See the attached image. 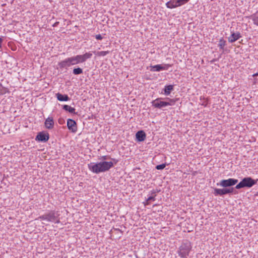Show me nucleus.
<instances>
[{
	"instance_id": "f257e3e1",
	"label": "nucleus",
	"mask_w": 258,
	"mask_h": 258,
	"mask_svg": "<svg viewBox=\"0 0 258 258\" xmlns=\"http://www.w3.org/2000/svg\"><path fill=\"white\" fill-rule=\"evenodd\" d=\"M113 166L114 164L112 161H103L96 163H91L88 164V168L92 172L98 174L109 171Z\"/></svg>"
},
{
	"instance_id": "c756f323",
	"label": "nucleus",
	"mask_w": 258,
	"mask_h": 258,
	"mask_svg": "<svg viewBox=\"0 0 258 258\" xmlns=\"http://www.w3.org/2000/svg\"><path fill=\"white\" fill-rule=\"evenodd\" d=\"M160 191V190H158V189H153L151 191V194L152 195V196H154L155 195H156V193L157 192H159Z\"/></svg>"
},
{
	"instance_id": "4468645a",
	"label": "nucleus",
	"mask_w": 258,
	"mask_h": 258,
	"mask_svg": "<svg viewBox=\"0 0 258 258\" xmlns=\"http://www.w3.org/2000/svg\"><path fill=\"white\" fill-rule=\"evenodd\" d=\"M45 126L47 129H52L54 126L53 119L52 117H48L45 121Z\"/></svg>"
},
{
	"instance_id": "cd10ccee",
	"label": "nucleus",
	"mask_w": 258,
	"mask_h": 258,
	"mask_svg": "<svg viewBox=\"0 0 258 258\" xmlns=\"http://www.w3.org/2000/svg\"><path fill=\"white\" fill-rule=\"evenodd\" d=\"M110 158H111V157L109 156H101L99 158V159L102 160H103L102 161H105L107 159H109Z\"/></svg>"
},
{
	"instance_id": "0eeeda50",
	"label": "nucleus",
	"mask_w": 258,
	"mask_h": 258,
	"mask_svg": "<svg viewBox=\"0 0 258 258\" xmlns=\"http://www.w3.org/2000/svg\"><path fill=\"white\" fill-rule=\"evenodd\" d=\"M161 98H158L152 101V106L155 108L161 109L164 107L168 106L169 103H167L166 101H163L162 100Z\"/></svg>"
},
{
	"instance_id": "dca6fc26",
	"label": "nucleus",
	"mask_w": 258,
	"mask_h": 258,
	"mask_svg": "<svg viewBox=\"0 0 258 258\" xmlns=\"http://www.w3.org/2000/svg\"><path fill=\"white\" fill-rule=\"evenodd\" d=\"M71 57L74 65L78 64L79 63L84 62L83 59H82L81 55H77Z\"/></svg>"
},
{
	"instance_id": "c9c22d12",
	"label": "nucleus",
	"mask_w": 258,
	"mask_h": 258,
	"mask_svg": "<svg viewBox=\"0 0 258 258\" xmlns=\"http://www.w3.org/2000/svg\"><path fill=\"white\" fill-rule=\"evenodd\" d=\"M178 3H177V1H176L175 2V4H174V5H173V6H176V7H179L180 6H178Z\"/></svg>"
},
{
	"instance_id": "1a4fd4ad",
	"label": "nucleus",
	"mask_w": 258,
	"mask_h": 258,
	"mask_svg": "<svg viewBox=\"0 0 258 258\" xmlns=\"http://www.w3.org/2000/svg\"><path fill=\"white\" fill-rule=\"evenodd\" d=\"M49 135L48 133L41 132L38 133L35 140L42 142H46L49 140Z\"/></svg>"
},
{
	"instance_id": "423d86ee",
	"label": "nucleus",
	"mask_w": 258,
	"mask_h": 258,
	"mask_svg": "<svg viewBox=\"0 0 258 258\" xmlns=\"http://www.w3.org/2000/svg\"><path fill=\"white\" fill-rule=\"evenodd\" d=\"M238 181V179L234 178L223 179L220 181L219 183H217V185L223 187H230L237 183Z\"/></svg>"
},
{
	"instance_id": "c85d7f7f",
	"label": "nucleus",
	"mask_w": 258,
	"mask_h": 258,
	"mask_svg": "<svg viewBox=\"0 0 258 258\" xmlns=\"http://www.w3.org/2000/svg\"><path fill=\"white\" fill-rule=\"evenodd\" d=\"M156 195H155L154 196L149 197L147 199V202H150L151 201H155V197H156Z\"/></svg>"
},
{
	"instance_id": "ddd939ff",
	"label": "nucleus",
	"mask_w": 258,
	"mask_h": 258,
	"mask_svg": "<svg viewBox=\"0 0 258 258\" xmlns=\"http://www.w3.org/2000/svg\"><path fill=\"white\" fill-rule=\"evenodd\" d=\"M241 37V36L239 32H233L232 33L231 36L228 38V41L230 43H233L239 39Z\"/></svg>"
},
{
	"instance_id": "4be33fe9",
	"label": "nucleus",
	"mask_w": 258,
	"mask_h": 258,
	"mask_svg": "<svg viewBox=\"0 0 258 258\" xmlns=\"http://www.w3.org/2000/svg\"><path fill=\"white\" fill-rule=\"evenodd\" d=\"M93 52L96 55L100 56H105V55L108 54V53H109L110 51H98V52L94 51Z\"/></svg>"
},
{
	"instance_id": "f704fd0d",
	"label": "nucleus",
	"mask_w": 258,
	"mask_h": 258,
	"mask_svg": "<svg viewBox=\"0 0 258 258\" xmlns=\"http://www.w3.org/2000/svg\"><path fill=\"white\" fill-rule=\"evenodd\" d=\"M144 205L146 206L150 204V202H147V200H146V202L144 203Z\"/></svg>"
},
{
	"instance_id": "f3484780",
	"label": "nucleus",
	"mask_w": 258,
	"mask_h": 258,
	"mask_svg": "<svg viewBox=\"0 0 258 258\" xmlns=\"http://www.w3.org/2000/svg\"><path fill=\"white\" fill-rule=\"evenodd\" d=\"M174 89V86L172 85H166L163 89L164 94L165 95H168L170 94L171 92Z\"/></svg>"
},
{
	"instance_id": "9b49d317",
	"label": "nucleus",
	"mask_w": 258,
	"mask_h": 258,
	"mask_svg": "<svg viewBox=\"0 0 258 258\" xmlns=\"http://www.w3.org/2000/svg\"><path fill=\"white\" fill-rule=\"evenodd\" d=\"M170 67H171V65L169 64H164V65L157 64L151 66L152 69L151 71L159 72L162 70H167Z\"/></svg>"
},
{
	"instance_id": "f03ea898",
	"label": "nucleus",
	"mask_w": 258,
	"mask_h": 258,
	"mask_svg": "<svg viewBox=\"0 0 258 258\" xmlns=\"http://www.w3.org/2000/svg\"><path fill=\"white\" fill-rule=\"evenodd\" d=\"M59 215L58 212L52 210L48 213L39 216L38 219L42 220H46L49 222L58 223L59 222V219L58 218Z\"/></svg>"
},
{
	"instance_id": "aec40b11",
	"label": "nucleus",
	"mask_w": 258,
	"mask_h": 258,
	"mask_svg": "<svg viewBox=\"0 0 258 258\" xmlns=\"http://www.w3.org/2000/svg\"><path fill=\"white\" fill-rule=\"evenodd\" d=\"M253 24L258 26V11L251 16Z\"/></svg>"
},
{
	"instance_id": "ea45409f",
	"label": "nucleus",
	"mask_w": 258,
	"mask_h": 258,
	"mask_svg": "<svg viewBox=\"0 0 258 258\" xmlns=\"http://www.w3.org/2000/svg\"><path fill=\"white\" fill-rule=\"evenodd\" d=\"M258 195V192L257 193V195Z\"/></svg>"
},
{
	"instance_id": "473e14b6",
	"label": "nucleus",
	"mask_w": 258,
	"mask_h": 258,
	"mask_svg": "<svg viewBox=\"0 0 258 258\" xmlns=\"http://www.w3.org/2000/svg\"><path fill=\"white\" fill-rule=\"evenodd\" d=\"M111 160L113 161V163H114L115 164H116L118 162V160L114 159V158H110Z\"/></svg>"
},
{
	"instance_id": "72a5a7b5",
	"label": "nucleus",
	"mask_w": 258,
	"mask_h": 258,
	"mask_svg": "<svg viewBox=\"0 0 258 258\" xmlns=\"http://www.w3.org/2000/svg\"><path fill=\"white\" fill-rule=\"evenodd\" d=\"M3 42V39L2 38H0V48L2 47V43Z\"/></svg>"
},
{
	"instance_id": "58836bf2",
	"label": "nucleus",
	"mask_w": 258,
	"mask_h": 258,
	"mask_svg": "<svg viewBox=\"0 0 258 258\" xmlns=\"http://www.w3.org/2000/svg\"><path fill=\"white\" fill-rule=\"evenodd\" d=\"M253 76H258V73H256L253 75Z\"/></svg>"
},
{
	"instance_id": "a211bd4d",
	"label": "nucleus",
	"mask_w": 258,
	"mask_h": 258,
	"mask_svg": "<svg viewBox=\"0 0 258 258\" xmlns=\"http://www.w3.org/2000/svg\"><path fill=\"white\" fill-rule=\"evenodd\" d=\"M62 109L66 110V111H68L70 113L76 114L75 112V108L74 107H72L71 106L68 105H63L62 106Z\"/></svg>"
},
{
	"instance_id": "7c9ffc66",
	"label": "nucleus",
	"mask_w": 258,
	"mask_h": 258,
	"mask_svg": "<svg viewBox=\"0 0 258 258\" xmlns=\"http://www.w3.org/2000/svg\"><path fill=\"white\" fill-rule=\"evenodd\" d=\"M64 120L62 118H60L58 120V122L60 124H62L64 123Z\"/></svg>"
},
{
	"instance_id": "9d476101",
	"label": "nucleus",
	"mask_w": 258,
	"mask_h": 258,
	"mask_svg": "<svg viewBox=\"0 0 258 258\" xmlns=\"http://www.w3.org/2000/svg\"><path fill=\"white\" fill-rule=\"evenodd\" d=\"M67 126L69 130L73 133H76L77 131V125L76 122L72 119H68L67 120Z\"/></svg>"
},
{
	"instance_id": "39448f33",
	"label": "nucleus",
	"mask_w": 258,
	"mask_h": 258,
	"mask_svg": "<svg viewBox=\"0 0 258 258\" xmlns=\"http://www.w3.org/2000/svg\"><path fill=\"white\" fill-rule=\"evenodd\" d=\"M237 191L234 189V187L227 188L225 187L222 189L215 188L213 192L215 196H223L226 194H236Z\"/></svg>"
},
{
	"instance_id": "2eb2a0df",
	"label": "nucleus",
	"mask_w": 258,
	"mask_h": 258,
	"mask_svg": "<svg viewBox=\"0 0 258 258\" xmlns=\"http://www.w3.org/2000/svg\"><path fill=\"white\" fill-rule=\"evenodd\" d=\"M56 96L57 100L60 101H67L70 99L68 95L62 94L59 93L56 94Z\"/></svg>"
},
{
	"instance_id": "6e6552de",
	"label": "nucleus",
	"mask_w": 258,
	"mask_h": 258,
	"mask_svg": "<svg viewBox=\"0 0 258 258\" xmlns=\"http://www.w3.org/2000/svg\"><path fill=\"white\" fill-rule=\"evenodd\" d=\"M73 65V62L71 57H68L58 63V66H59L60 69H67L68 67H70V66Z\"/></svg>"
},
{
	"instance_id": "a878e982",
	"label": "nucleus",
	"mask_w": 258,
	"mask_h": 258,
	"mask_svg": "<svg viewBox=\"0 0 258 258\" xmlns=\"http://www.w3.org/2000/svg\"><path fill=\"white\" fill-rule=\"evenodd\" d=\"M166 163L159 164L156 166V169L157 170H162L166 167Z\"/></svg>"
},
{
	"instance_id": "4c0bfd02",
	"label": "nucleus",
	"mask_w": 258,
	"mask_h": 258,
	"mask_svg": "<svg viewBox=\"0 0 258 258\" xmlns=\"http://www.w3.org/2000/svg\"><path fill=\"white\" fill-rule=\"evenodd\" d=\"M58 24V22H56L54 23V24L53 25V26H56L57 25V24Z\"/></svg>"
},
{
	"instance_id": "7ed1b4c3",
	"label": "nucleus",
	"mask_w": 258,
	"mask_h": 258,
	"mask_svg": "<svg viewBox=\"0 0 258 258\" xmlns=\"http://www.w3.org/2000/svg\"><path fill=\"white\" fill-rule=\"evenodd\" d=\"M256 181L250 177L243 178L235 187L239 189L242 188H250L256 183Z\"/></svg>"
},
{
	"instance_id": "bb28decb",
	"label": "nucleus",
	"mask_w": 258,
	"mask_h": 258,
	"mask_svg": "<svg viewBox=\"0 0 258 258\" xmlns=\"http://www.w3.org/2000/svg\"><path fill=\"white\" fill-rule=\"evenodd\" d=\"M188 2V0H177V3H178V6H181Z\"/></svg>"
},
{
	"instance_id": "20e7f679",
	"label": "nucleus",
	"mask_w": 258,
	"mask_h": 258,
	"mask_svg": "<svg viewBox=\"0 0 258 258\" xmlns=\"http://www.w3.org/2000/svg\"><path fill=\"white\" fill-rule=\"evenodd\" d=\"M191 249V245L189 241L183 242L178 248L177 253L182 258H186Z\"/></svg>"
},
{
	"instance_id": "2f4dec72",
	"label": "nucleus",
	"mask_w": 258,
	"mask_h": 258,
	"mask_svg": "<svg viewBox=\"0 0 258 258\" xmlns=\"http://www.w3.org/2000/svg\"><path fill=\"white\" fill-rule=\"evenodd\" d=\"M95 38L97 40H101L103 38L102 36L100 34L96 35Z\"/></svg>"
},
{
	"instance_id": "5701e85b",
	"label": "nucleus",
	"mask_w": 258,
	"mask_h": 258,
	"mask_svg": "<svg viewBox=\"0 0 258 258\" xmlns=\"http://www.w3.org/2000/svg\"><path fill=\"white\" fill-rule=\"evenodd\" d=\"M73 73L75 75H80L83 73V70L80 68H75L73 69Z\"/></svg>"
},
{
	"instance_id": "6ab92c4d",
	"label": "nucleus",
	"mask_w": 258,
	"mask_h": 258,
	"mask_svg": "<svg viewBox=\"0 0 258 258\" xmlns=\"http://www.w3.org/2000/svg\"><path fill=\"white\" fill-rule=\"evenodd\" d=\"M92 56V54L90 52H86L85 54L81 55L82 59H83V62L86 61L87 59L90 58Z\"/></svg>"
},
{
	"instance_id": "b1692460",
	"label": "nucleus",
	"mask_w": 258,
	"mask_h": 258,
	"mask_svg": "<svg viewBox=\"0 0 258 258\" xmlns=\"http://www.w3.org/2000/svg\"><path fill=\"white\" fill-rule=\"evenodd\" d=\"M174 5V2H172L171 1H169L166 3V6L167 8L169 9H173L175 8L176 6Z\"/></svg>"
},
{
	"instance_id": "f8f14e48",
	"label": "nucleus",
	"mask_w": 258,
	"mask_h": 258,
	"mask_svg": "<svg viewBox=\"0 0 258 258\" xmlns=\"http://www.w3.org/2000/svg\"><path fill=\"white\" fill-rule=\"evenodd\" d=\"M146 135L145 133L142 131H138L136 134V140L138 142H143L146 139Z\"/></svg>"
},
{
	"instance_id": "393cba45",
	"label": "nucleus",
	"mask_w": 258,
	"mask_h": 258,
	"mask_svg": "<svg viewBox=\"0 0 258 258\" xmlns=\"http://www.w3.org/2000/svg\"><path fill=\"white\" fill-rule=\"evenodd\" d=\"M166 100L168 101H166V102L169 103L168 106H171L175 104L176 102V100L173 99H170L169 98H167Z\"/></svg>"
},
{
	"instance_id": "e433bc0d",
	"label": "nucleus",
	"mask_w": 258,
	"mask_h": 258,
	"mask_svg": "<svg viewBox=\"0 0 258 258\" xmlns=\"http://www.w3.org/2000/svg\"><path fill=\"white\" fill-rule=\"evenodd\" d=\"M217 60L216 59H213L212 60H211V63H213L214 62L216 61Z\"/></svg>"
},
{
	"instance_id": "412c9836",
	"label": "nucleus",
	"mask_w": 258,
	"mask_h": 258,
	"mask_svg": "<svg viewBox=\"0 0 258 258\" xmlns=\"http://www.w3.org/2000/svg\"><path fill=\"white\" fill-rule=\"evenodd\" d=\"M226 44V42L225 40L223 39V38H221L219 41L218 46L220 47V49H223L224 46Z\"/></svg>"
}]
</instances>
